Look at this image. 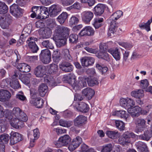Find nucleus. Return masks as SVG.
Instances as JSON below:
<instances>
[{
    "instance_id": "nucleus-62",
    "label": "nucleus",
    "mask_w": 152,
    "mask_h": 152,
    "mask_svg": "<svg viewBox=\"0 0 152 152\" xmlns=\"http://www.w3.org/2000/svg\"><path fill=\"white\" fill-rule=\"evenodd\" d=\"M10 79H6L3 80L1 83V86L2 87L4 88L10 85Z\"/></svg>"
},
{
    "instance_id": "nucleus-49",
    "label": "nucleus",
    "mask_w": 152,
    "mask_h": 152,
    "mask_svg": "<svg viewBox=\"0 0 152 152\" xmlns=\"http://www.w3.org/2000/svg\"><path fill=\"white\" fill-rule=\"evenodd\" d=\"M58 69L57 65L55 64H52L50 65L49 71L51 74H54L56 72Z\"/></svg>"
},
{
    "instance_id": "nucleus-51",
    "label": "nucleus",
    "mask_w": 152,
    "mask_h": 152,
    "mask_svg": "<svg viewBox=\"0 0 152 152\" xmlns=\"http://www.w3.org/2000/svg\"><path fill=\"white\" fill-rule=\"evenodd\" d=\"M6 121L4 120L0 119V132H4L6 128Z\"/></svg>"
},
{
    "instance_id": "nucleus-27",
    "label": "nucleus",
    "mask_w": 152,
    "mask_h": 152,
    "mask_svg": "<svg viewBox=\"0 0 152 152\" xmlns=\"http://www.w3.org/2000/svg\"><path fill=\"white\" fill-rule=\"evenodd\" d=\"M82 94L88 99H91L94 94V91L92 89L88 88L82 91Z\"/></svg>"
},
{
    "instance_id": "nucleus-54",
    "label": "nucleus",
    "mask_w": 152,
    "mask_h": 152,
    "mask_svg": "<svg viewBox=\"0 0 152 152\" xmlns=\"http://www.w3.org/2000/svg\"><path fill=\"white\" fill-rule=\"evenodd\" d=\"M79 21L78 18L75 16H72L70 19L69 23L71 26H73L77 24Z\"/></svg>"
},
{
    "instance_id": "nucleus-15",
    "label": "nucleus",
    "mask_w": 152,
    "mask_h": 152,
    "mask_svg": "<svg viewBox=\"0 0 152 152\" xmlns=\"http://www.w3.org/2000/svg\"><path fill=\"white\" fill-rule=\"evenodd\" d=\"M82 18L83 22L86 23H88L94 16L93 13L91 11H86L81 13Z\"/></svg>"
},
{
    "instance_id": "nucleus-36",
    "label": "nucleus",
    "mask_w": 152,
    "mask_h": 152,
    "mask_svg": "<svg viewBox=\"0 0 152 152\" xmlns=\"http://www.w3.org/2000/svg\"><path fill=\"white\" fill-rule=\"evenodd\" d=\"M88 85L90 86H93L98 85L99 83L96 78H95L88 77L86 79Z\"/></svg>"
},
{
    "instance_id": "nucleus-50",
    "label": "nucleus",
    "mask_w": 152,
    "mask_h": 152,
    "mask_svg": "<svg viewBox=\"0 0 152 152\" xmlns=\"http://www.w3.org/2000/svg\"><path fill=\"white\" fill-rule=\"evenodd\" d=\"M112 149V145L108 144L102 146L101 152H110Z\"/></svg>"
},
{
    "instance_id": "nucleus-42",
    "label": "nucleus",
    "mask_w": 152,
    "mask_h": 152,
    "mask_svg": "<svg viewBox=\"0 0 152 152\" xmlns=\"http://www.w3.org/2000/svg\"><path fill=\"white\" fill-rule=\"evenodd\" d=\"M96 67L102 75H105L107 71H108V68L105 66H101L99 64H97L96 65Z\"/></svg>"
},
{
    "instance_id": "nucleus-64",
    "label": "nucleus",
    "mask_w": 152,
    "mask_h": 152,
    "mask_svg": "<svg viewBox=\"0 0 152 152\" xmlns=\"http://www.w3.org/2000/svg\"><path fill=\"white\" fill-rule=\"evenodd\" d=\"M86 72L90 77L96 75V73L95 69L94 68L89 69L86 71Z\"/></svg>"
},
{
    "instance_id": "nucleus-31",
    "label": "nucleus",
    "mask_w": 152,
    "mask_h": 152,
    "mask_svg": "<svg viewBox=\"0 0 152 152\" xmlns=\"http://www.w3.org/2000/svg\"><path fill=\"white\" fill-rule=\"evenodd\" d=\"M51 29L48 27L44 28L41 34V37L43 39H47L49 38L52 34Z\"/></svg>"
},
{
    "instance_id": "nucleus-55",
    "label": "nucleus",
    "mask_w": 152,
    "mask_h": 152,
    "mask_svg": "<svg viewBox=\"0 0 152 152\" xmlns=\"http://www.w3.org/2000/svg\"><path fill=\"white\" fill-rule=\"evenodd\" d=\"M31 74L29 73L24 77L21 78V80L23 83L26 85L30 83L29 77L31 76Z\"/></svg>"
},
{
    "instance_id": "nucleus-20",
    "label": "nucleus",
    "mask_w": 152,
    "mask_h": 152,
    "mask_svg": "<svg viewBox=\"0 0 152 152\" xmlns=\"http://www.w3.org/2000/svg\"><path fill=\"white\" fill-rule=\"evenodd\" d=\"M128 112L133 117H138L140 115L141 108L138 106H135L131 108H128Z\"/></svg>"
},
{
    "instance_id": "nucleus-22",
    "label": "nucleus",
    "mask_w": 152,
    "mask_h": 152,
    "mask_svg": "<svg viewBox=\"0 0 152 152\" xmlns=\"http://www.w3.org/2000/svg\"><path fill=\"white\" fill-rule=\"evenodd\" d=\"M34 73L37 77H43L45 74V67L42 65L38 66L35 69Z\"/></svg>"
},
{
    "instance_id": "nucleus-37",
    "label": "nucleus",
    "mask_w": 152,
    "mask_h": 152,
    "mask_svg": "<svg viewBox=\"0 0 152 152\" xmlns=\"http://www.w3.org/2000/svg\"><path fill=\"white\" fill-rule=\"evenodd\" d=\"M139 139L148 141L151 138L150 134L148 131H145L143 134L139 135Z\"/></svg>"
},
{
    "instance_id": "nucleus-41",
    "label": "nucleus",
    "mask_w": 152,
    "mask_h": 152,
    "mask_svg": "<svg viewBox=\"0 0 152 152\" xmlns=\"http://www.w3.org/2000/svg\"><path fill=\"white\" fill-rule=\"evenodd\" d=\"M9 139V136L7 134H4L0 135V144L7 143Z\"/></svg>"
},
{
    "instance_id": "nucleus-23",
    "label": "nucleus",
    "mask_w": 152,
    "mask_h": 152,
    "mask_svg": "<svg viewBox=\"0 0 152 152\" xmlns=\"http://www.w3.org/2000/svg\"><path fill=\"white\" fill-rule=\"evenodd\" d=\"M10 112V116H11V117L10 120V122L12 121L14 119H16L18 118V117L19 116L21 112L22 111V110L19 107L14 108L12 111Z\"/></svg>"
},
{
    "instance_id": "nucleus-45",
    "label": "nucleus",
    "mask_w": 152,
    "mask_h": 152,
    "mask_svg": "<svg viewBox=\"0 0 152 152\" xmlns=\"http://www.w3.org/2000/svg\"><path fill=\"white\" fill-rule=\"evenodd\" d=\"M42 45L47 48L52 49L54 48L52 43L49 40H45L42 42Z\"/></svg>"
},
{
    "instance_id": "nucleus-16",
    "label": "nucleus",
    "mask_w": 152,
    "mask_h": 152,
    "mask_svg": "<svg viewBox=\"0 0 152 152\" xmlns=\"http://www.w3.org/2000/svg\"><path fill=\"white\" fill-rule=\"evenodd\" d=\"M94 31L91 26H87L83 28L79 34L80 36H91L94 35Z\"/></svg>"
},
{
    "instance_id": "nucleus-32",
    "label": "nucleus",
    "mask_w": 152,
    "mask_h": 152,
    "mask_svg": "<svg viewBox=\"0 0 152 152\" xmlns=\"http://www.w3.org/2000/svg\"><path fill=\"white\" fill-rule=\"evenodd\" d=\"M47 86L42 83L39 87V91L41 96H44L48 91Z\"/></svg>"
},
{
    "instance_id": "nucleus-30",
    "label": "nucleus",
    "mask_w": 152,
    "mask_h": 152,
    "mask_svg": "<svg viewBox=\"0 0 152 152\" xmlns=\"http://www.w3.org/2000/svg\"><path fill=\"white\" fill-rule=\"evenodd\" d=\"M115 115L121 118H124L126 121H128L130 119V117L128 113H126L124 110H120L115 112Z\"/></svg>"
},
{
    "instance_id": "nucleus-12",
    "label": "nucleus",
    "mask_w": 152,
    "mask_h": 152,
    "mask_svg": "<svg viewBox=\"0 0 152 152\" xmlns=\"http://www.w3.org/2000/svg\"><path fill=\"white\" fill-rule=\"evenodd\" d=\"M120 104L121 106L128 110V108H131L135 104L134 101L129 98L121 99Z\"/></svg>"
},
{
    "instance_id": "nucleus-60",
    "label": "nucleus",
    "mask_w": 152,
    "mask_h": 152,
    "mask_svg": "<svg viewBox=\"0 0 152 152\" xmlns=\"http://www.w3.org/2000/svg\"><path fill=\"white\" fill-rule=\"evenodd\" d=\"M8 39L4 38V39L0 42V48H7L8 46L7 44Z\"/></svg>"
},
{
    "instance_id": "nucleus-47",
    "label": "nucleus",
    "mask_w": 152,
    "mask_h": 152,
    "mask_svg": "<svg viewBox=\"0 0 152 152\" xmlns=\"http://www.w3.org/2000/svg\"><path fill=\"white\" fill-rule=\"evenodd\" d=\"M78 37L77 34H71L69 37V41L70 43H76L78 40Z\"/></svg>"
},
{
    "instance_id": "nucleus-40",
    "label": "nucleus",
    "mask_w": 152,
    "mask_h": 152,
    "mask_svg": "<svg viewBox=\"0 0 152 152\" xmlns=\"http://www.w3.org/2000/svg\"><path fill=\"white\" fill-rule=\"evenodd\" d=\"M97 57L99 58H102L108 61L109 59L108 54L106 52L99 51L97 54Z\"/></svg>"
},
{
    "instance_id": "nucleus-11",
    "label": "nucleus",
    "mask_w": 152,
    "mask_h": 152,
    "mask_svg": "<svg viewBox=\"0 0 152 152\" xmlns=\"http://www.w3.org/2000/svg\"><path fill=\"white\" fill-rule=\"evenodd\" d=\"M12 17L10 14L6 15L0 18V26L3 29L7 28L12 23Z\"/></svg>"
},
{
    "instance_id": "nucleus-33",
    "label": "nucleus",
    "mask_w": 152,
    "mask_h": 152,
    "mask_svg": "<svg viewBox=\"0 0 152 152\" xmlns=\"http://www.w3.org/2000/svg\"><path fill=\"white\" fill-rule=\"evenodd\" d=\"M131 95L135 98L140 99L144 96V91L142 89L134 91L131 92Z\"/></svg>"
},
{
    "instance_id": "nucleus-5",
    "label": "nucleus",
    "mask_w": 152,
    "mask_h": 152,
    "mask_svg": "<svg viewBox=\"0 0 152 152\" xmlns=\"http://www.w3.org/2000/svg\"><path fill=\"white\" fill-rule=\"evenodd\" d=\"M10 12L15 17L18 18L21 17L23 15L24 10L15 4L10 6Z\"/></svg>"
},
{
    "instance_id": "nucleus-59",
    "label": "nucleus",
    "mask_w": 152,
    "mask_h": 152,
    "mask_svg": "<svg viewBox=\"0 0 152 152\" xmlns=\"http://www.w3.org/2000/svg\"><path fill=\"white\" fill-rule=\"evenodd\" d=\"M8 8L7 6L4 3L3 4L2 6H1L0 8V14H4L8 12Z\"/></svg>"
},
{
    "instance_id": "nucleus-28",
    "label": "nucleus",
    "mask_w": 152,
    "mask_h": 152,
    "mask_svg": "<svg viewBox=\"0 0 152 152\" xmlns=\"http://www.w3.org/2000/svg\"><path fill=\"white\" fill-rule=\"evenodd\" d=\"M105 7L102 4H98L94 8V14L97 15H101L103 13Z\"/></svg>"
},
{
    "instance_id": "nucleus-4",
    "label": "nucleus",
    "mask_w": 152,
    "mask_h": 152,
    "mask_svg": "<svg viewBox=\"0 0 152 152\" xmlns=\"http://www.w3.org/2000/svg\"><path fill=\"white\" fill-rule=\"evenodd\" d=\"M28 120L27 115L23 111L21 112L18 118L14 119L12 121L10 122L11 125L13 127L16 129H18L20 126H23V122L26 121Z\"/></svg>"
},
{
    "instance_id": "nucleus-17",
    "label": "nucleus",
    "mask_w": 152,
    "mask_h": 152,
    "mask_svg": "<svg viewBox=\"0 0 152 152\" xmlns=\"http://www.w3.org/2000/svg\"><path fill=\"white\" fill-rule=\"evenodd\" d=\"M23 139L22 135L18 132H11L10 137L11 144L14 145Z\"/></svg>"
},
{
    "instance_id": "nucleus-38",
    "label": "nucleus",
    "mask_w": 152,
    "mask_h": 152,
    "mask_svg": "<svg viewBox=\"0 0 152 152\" xmlns=\"http://www.w3.org/2000/svg\"><path fill=\"white\" fill-rule=\"evenodd\" d=\"M106 134L109 137L112 139L116 138L119 136V134L117 131H107Z\"/></svg>"
},
{
    "instance_id": "nucleus-34",
    "label": "nucleus",
    "mask_w": 152,
    "mask_h": 152,
    "mask_svg": "<svg viewBox=\"0 0 152 152\" xmlns=\"http://www.w3.org/2000/svg\"><path fill=\"white\" fill-rule=\"evenodd\" d=\"M104 19L102 18L97 17L94 19L93 25L96 29H98L102 25Z\"/></svg>"
},
{
    "instance_id": "nucleus-1",
    "label": "nucleus",
    "mask_w": 152,
    "mask_h": 152,
    "mask_svg": "<svg viewBox=\"0 0 152 152\" xmlns=\"http://www.w3.org/2000/svg\"><path fill=\"white\" fill-rule=\"evenodd\" d=\"M69 28L64 26H59L56 27L53 39L58 47L60 48L65 45L66 37L69 35Z\"/></svg>"
},
{
    "instance_id": "nucleus-52",
    "label": "nucleus",
    "mask_w": 152,
    "mask_h": 152,
    "mask_svg": "<svg viewBox=\"0 0 152 152\" xmlns=\"http://www.w3.org/2000/svg\"><path fill=\"white\" fill-rule=\"evenodd\" d=\"M51 56V53L50 51L48 49L42 50L39 55V57Z\"/></svg>"
},
{
    "instance_id": "nucleus-57",
    "label": "nucleus",
    "mask_w": 152,
    "mask_h": 152,
    "mask_svg": "<svg viewBox=\"0 0 152 152\" xmlns=\"http://www.w3.org/2000/svg\"><path fill=\"white\" fill-rule=\"evenodd\" d=\"M118 44L122 46L128 50L130 49L133 47V45L129 43L119 42Z\"/></svg>"
},
{
    "instance_id": "nucleus-18",
    "label": "nucleus",
    "mask_w": 152,
    "mask_h": 152,
    "mask_svg": "<svg viewBox=\"0 0 152 152\" xmlns=\"http://www.w3.org/2000/svg\"><path fill=\"white\" fill-rule=\"evenodd\" d=\"M86 120L87 118L85 116L80 115L74 120V124L75 126L80 127L85 124Z\"/></svg>"
},
{
    "instance_id": "nucleus-43",
    "label": "nucleus",
    "mask_w": 152,
    "mask_h": 152,
    "mask_svg": "<svg viewBox=\"0 0 152 152\" xmlns=\"http://www.w3.org/2000/svg\"><path fill=\"white\" fill-rule=\"evenodd\" d=\"M59 124L61 126L67 127H70L72 124V122L70 121H67L62 119L59 121Z\"/></svg>"
},
{
    "instance_id": "nucleus-44",
    "label": "nucleus",
    "mask_w": 152,
    "mask_h": 152,
    "mask_svg": "<svg viewBox=\"0 0 152 152\" xmlns=\"http://www.w3.org/2000/svg\"><path fill=\"white\" fill-rule=\"evenodd\" d=\"M115 124L117 128L120 131H123L125 129V124L122 121L119 120H116L115 121Z\"/></svg>"
},
{
    "instance_id": "nucleus-46",
    "label": "nucleus",
    "mask_w": 152,
    "mask_h": 152,
    "mask_svg": "<svg viewBox=\"0 0 152 152\" xmlns=\"http://www.w3.org/2000/svg\"><path fill=\"white\" fill-rule=\"evenodd\" d=\"M40 6H34L31 8L32 12H34L35 14L37 15V18L40 19V11H41Z\"/></svg>"
},
{
    "instance_id": "nucleus-3",
    "label": "nucleus",
    "mask_w": 152,
    "mask_h": 152,
    "mask_svg": "<svg viewBox=\"0 0 152 152\" xmlns=\"http://www.w3.org/2000/svg\"><path fill=\"white\" fill-rule=\"evenodd\" d=\"M139 135H137L133 132L128 131L124 133L122 136L118 139L119 143L124 146L127 145L131 142V138L139 139Z\"/></svg>"
},
{
    "instance_id": "nucleus-13",
    "label": "nucleus",
    "mask_w": 152,
    "mask_h": 152,
    "mask_svg": "<svg viewBox=\"0 0 152 152\" xmlns=\"http://www.w3.org/2000/svg\"><path fill=\"white\" fill-rule=\"evenodd\" d=\"M59 68L65 72H71L73 69V65L67 61H63L59 64Z\"/></svg>"
},
{
    "instance_id": "nucleus-19",
    "label": "nucleus",
    "mask_w": 152,
    "mask_h": 152,
    "mask_svg": "<svg viewBox=\"0 0 152 152\" xmlns=\"http://www.w3.org/2000/svg\"><path fill=\"white\" fill-rule=\"evenodd\" d=\"M81 62L83 66L88 67L94 64V59L92 57H84L81 59Z\"/></svg>"
},
{
    "instance_id": "nucleus-48",
    "label": "nucleus",
    "mask_w": 152,
    "mask_h": 152,
    "mask_svg": "<svg viewBox=\"0 0 152 152\" xmlns=\"http://www.w3.org/2000/svg\"><path fill=\"white\" fill-rule=\"evenodd\" d=\"M71 142L78 147L82 142V140L80 137L78 136L74 138Z\"/></svg>"
},
{
    "instance_id": "nucleus-29",
    "label": "nucleus",
    "mask_w": 152,
    "mask_h": 152,
    "mask_svg": "<svg viewBox=\"0 0 152 152\" xmlns=\"http://www.w3.org/2000/svg\"><path fill=\"white\" fill-rule=\"evenodd\" d=\"M88 105L84 102H80L78 104V106L76 107L77 110L83 113H86L89 110Z\"/></svg>"
},
{
    "instance_id": "nucleus-39",
    "label": "nucleus",
    "mask_w": 152,
    "mask_h": 152,
    "mask_svg": "<svg viewBox=\"0 0 152 152\" xmlns=\"http://www.w3.org/2000/svg\"><path fill=\"white\" fill-rule=\"evenodd\" d=\"M151 23V20H148L145 23H143L140 24L139 26L141 29H145L147 31H148L151 30L150 25Z\"/></svg>"
},
{
    "instance_id": "nucleus-8",
    "label": "nucleus",
    "mask_w": 152,
    "mask_h": 152,
    "mask_svg": "<svg viewBox=\"0 0 152 152\" xmlns=\"http://www.w3.org/2000/svg\"><path fill=\"white\" fill-rule=\"evenodd\" d=\"M22 76V74L20 73L19 71H15L14 74L12 77L13 80L11 81L10 79V86L14 89H17L19 88L20 87V85L18 79V78L20 79Z\"/></svg>"
},
{
    "instance_id": "nucleus-21",
    "label": "nucleus",
    "mask_w": 152,
    "mask_h": 152,
    "mask_svg": "<svg viewBox=\"0 0 152 152\" xmlns=\"http://www.w3.org/2000/svg\"><path fill=\"white\" fill-rule=\"evenodd\" d=\"M11 96L10 93L5 90H1L0 91V101L5 102L10 99Z\"/></svg>"
},
{
    "instance_id": "nucleus-2",
    "label": "nucleus",
    "mask_w": 152,
    "mask_h": 152,
    "mask_svg": "<svg viewBox=\"0 0 152 152\" xmlns=\"http://www.w3.org/2000/svg\"><path fill=\"white\" fill-rule=\"evenodd\" d=\"M123 15V12L121 11H117L114 13L110 17V25L109 32L113 34L116 31L117 24L116 21Z\"/></svg>"
},
{
    "instance_id": "nucleus-53",
    "label": "nucleus",
    "mask_w": 152,
    "mask_h": 152,
    "mask_svg": "<svg viewBox=\"0 0 152 152\" xmlns=\"http://www.w3.org/2000/svg\"><path fill=\"white\" fill-rule=\"evenodd\" d=\"M61 4L64 6H67L72 4L74 0H58Z\"/></svg>"
},
{
    "instance_id": "nucleus-61",
    "label": "nucleus",
    "mask_w": 152,
    "mask_h": 152,
    "mask_svg": "<svg viewBox=\"0 0 152 152\" xmlns=\"http://www.w3.org/2000/svg\"><path fill=\"white\" fill-rule=\"evenodd\" d=\"M81 2L88 5L89 7H92L95 4V0H80Z\"/></svg>"
},
{
    "instance_id": "nucleus-26",
    "label": "nucleus",
    "mask_w": 152,
    "mask_h": 152,
    "mask_svg": "<svg viewBox=\"0 0 152 152\" xmlns=\"http://www.w3.org/2000/svg\"><path fill=\"white\" fill-rule=\"evenodd\" d=\"M17 67L18 69L19 70V72H28L30 70V66L28 64L24 63L19 64L17 66ZM20 73H21L20 72Z\"/></svg>"
},
{
    "instance_id": "nucleus-56",
    "label": "nucleus",
    "mask_w": 152,
    "mask_h": 152,
    "mask_svg": "<svg viewBox=\"0 0 152 152\" xmlns=\"http://www.w3.org/2000/svg\"><path fill=\"white\" fill-rule=\"evenodd\" d=\"M52 56L53 58L56 59L57 61H59L61 59L60 53L58 50L54 51Z\"/></svg>"
},
{
    "instance_id": "nucleus-14",
    "label": "nucleus",
    "mask_w": 152,
    "mask_h": 152,
    "mask_svg": "<svg viewBox=\"0 0 152 152\" xmlns=\"http://www.w3.org/2000/svg\"><path fill=\"white\" fill-rule=\"evenodd\" d=\"M48 10L50 16L53 17L58 15L61 11V7L58 4H53L49 8Z\"/></svg>"
},
{
    "instance_id": "nucleus-9",
    "label": "nucleus",
    "mask_w": 152,
    "mask_h": 152,
    "mask_svg": "<svg viewBox=\"0 0 152 152\" xmlns=\"http://www.w3.org/2000/svg\"><path fill=\"white\" fill-rule=\"evenodd\" d=\"M37 41V39L34 37L29 38L26 41L29 50L33 53H37L39 50V48L35 43Z\"/></svg>"
},
{
    "instance_id": "nucleus-6",
    "label": "nucleus",
    "mask_w": 152,
    "mask_h": 152,
    "mask_svg": "<svg viewBox=\"0 0 152 152\" xmlns=\"http://www.w3.org/2000/svg\"><path fill=\"white\" fill-rule=\"evenodd\" d=\"M32 94L30 99V103L37 108L42 107L43 105L44 100L39 96L38 93L34 92Z\"/></svg>"
},
{
    "instance_id": "nucleus-7",
    "label": "nucleus",
    "mask_w": 152,
    "mask_h": 152,
    "mask_svg": "<svg viewBox=\"0 0 152 152\" xmlns=\"http://www.w3.org/2000/svg\"><path fill=\"white\" fill-rule=\"evenodd\" d=\"M145 120L142 118H138L135 121V124L136 128L135 132L137 134L142 132L147 129V126L146 124Z\"/></svg>"
},
{
    "instance_id": "nucleus-58",
    "label": "nucleus",
    "mask_w": 152,
    "mask_h": 152,
    "mask_svg": "<svg viewBox=\"0 0 152 152\" xmlns=\"http://www.w3.org/2000/svg\"><path fill=\"white\" fill-rule=\"evenodd\" d=\"M149 85L148 80L146 79L142 80L141 81L140 85V87L143 89H145L147 88Z\"/></svg>"
},
{
    "instance_id": "nucleus-63",
    "label": "nucleus",
    "mask_w": 152,
    "mask_h": 152,
    "mask_svg": "<svg viewBox=\"0 0 152 152\" xmlns=\"http://www.w3.org/2000/svg\"><path fill=\"white\" fill-rule=\"evenodd\" d=\"M42 61L45 64H48L50 63L51 60V56L39 57Z\"/></svg>"
},
{
    "instance_id": "nucleus-10",
    "label": "nucleus",
    "mask_w": 152,
    "mask_h": 152,
    "mask_svg": "<svg viewBox=\"0 0 152 152\" xmlns=\"http://www.w3.org/2000/svg\"><path fill=\"white\" fill-rule=\"evenodd\" d=\"M71 139L70 136L67 134H65L60 137L58 141L55 142V144L57 147L66 146L70 142Z\"/></svg>"
},
{
    "instance_id": "nucleus-24",
    "label": "nucleus",
    "mask_w": 152,
    "mask_h": 152,
    "mask_svg": "<svg viewBox=\"0 0 152 152\" xmlns=\"http://www.w3.org/2000/svg\"><path fill=\"white\" fill-rule=\"evenodd\" d=\"M136 145L137 149L140 152H149L148 148L145 143L141 141H138L137 142Z\"/></svg>"
},
{
    "instance_id": "nucleus-25",
    "label": "nucleus",
    "mask_w": 152,
    "mask_h": 152,
    "mask_svg": "<svg viewBox=\"0 0 152 152\" xmlns=\"http://www.w3.org/2000/svg\"><path fill=\"white\" fill-rule=\"evenodd\" d=\"M108 52L113 56L116 61H119L121 59V53L119 49L116 48L115 49H110Z\"/></svg>"
},
{
    "instance_id": "nucleus-35",
    "label": "nucleus",
    "mask_w": 152,
    "mask_h": 152,
    "mask_svg": "<svg viewBox=\"0 0 152 152\" xmlns=\"http://www.w3.org/2000/svg\"><path fill=\"white\" fill-rule=\"evenodd\" d=\"M67 17V13L66 12H64L57 17V20L61 24L65 22Z\"/></svg>"
}]
</instances>
